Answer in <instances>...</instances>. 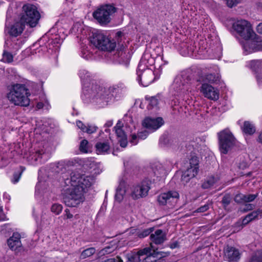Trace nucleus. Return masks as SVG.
Wrapping results in <instances>:
<instances>
[{"mask_svg": "<svg viewBox=\"0 0 262 262\" xmlns=\"http://www.w3.org/2000/svg\"><path fill=\"white\" fill-rule=\"evenodd\" d=\"M257 141L262 145V132L259 134Z\"/></svg>", "mask_w": 262, "mask_h": 262, "instance_id": "nucleus-59", "label": "nucleus"}, {"mask_svg": "<svg viewBox=\"0 0 262 262\" xmlns=\"http://www.w3.org/2000/svg\"><path fill=\"white\" fill-rule=\"evenodd\" d=\"M26 237L24 232H14L7 240V246L16 254L21 253L27 249V247L23 245L21 238Z\"/></svg>", "mask_w": 262, "mask_h": 262, "instance_id": "nucleus-9", "label": "nucleus"}, {"mask_svg": "<svg viewBox=\"0 0 262 262\" xmlns=\"http://www.w3.org/2000/svg\"><path fill=\"white\" fill-rule=\"evenodd\" d=\"M94 183L93 179L78 171L71 172L70 178L64 181L69 186L65 189L63 202L69 207H76L84 201V194Z\"/></svg>", "mask_w": 262, "mask_h": 262, "instance_id": "nucleus-1", "label": "nucleus"}, {"mask_svg": "<svg viewBox=\"0 0 262 262\" xmlns=\"http://www.w3.org/2000/svg\"><path fill=\"white\" fill-rule=\"evenodd\" d=\"M43 153H44V152H43V149L36 151H35V156L37 155L39 158H40V157L41 158V155Z\"/></svg>", "mask_w": 262, "mask_h": 262, "instance_id": "nucleus-58", "label": "nucleus"}, {"mask_svg": "<svg viewBox=\"0 0 262 262\" xmlns=\"http://www.w3.org/2000/svg\"><path fill=\"white\" fill-rule=\"evenodd\" d=\"M43 15V12H39L36 6H34V27L38 24V21Z\"/></svg>", "mask_w": 262, "mask_h": 262, "instance_id": "nucleus-35", "label": "nucleus"}, {"mask_svg": "<svg viewBox=\"0 0 262 262\" xmlns=\"http://www.w3.org/2000/svg\"><path fill=\"white\" fill-rule=\"evenodd\" d=\"M154 231V228H149L143 230H138L136 235L140 238H142L149 235Z\"/></svg>", "mask_w": 262, "mask_h": 262, "instance_id": "nucleus-32", "label": "nucleus"}, {"mask_svg": "<svg viewBox=\"0 0 262 262\" xmlns=\"http://www.w3.org/2000/svg\"><path fill=\"white\" fill-rule=\"evenodd\" d=\"M258 195V193L247 194L239 193L235 195L234 201L238 203L251 202L253 201Z\"/></svg>", "mask_w": 262, "mask_h": 262, "instance_id": "nucleus-21", "label": "nucleus"}, {"mask_svg": "<svg viewBox=\"0 0 262 262\" xmlns=\"http://www.w3.org/2000/svg\"><path fill=\"white\" fill-rule=\"evenodd\" d=\"M139 81L144 86H147L154 79V72L150 69H146L142 72H138Z\"/></svg>", "mask_w": 262, "mask_h": 262, "instance_id": "nucleus-16", "label": "nucleus"}, {"mask_svg": "<svg viewBox=\"0 0 262 262\" xmlns=\"http://www.w3.org/2000/svg\"><path fill=\"white\" fill-rule=\"evenodd\" d=\"M95 147L98 154H105L109 151L110 145L108 141H100L96 143Z\"/></svg>", "mask_w": 262, "mask_h": 262, "instance_id": "nucleus-25", "label": "nucleus"}, {"mask_svg": "<svg viewBox=\"0 0 262 262\" xmlns=\"http://www.w3.org/2000/svg\"><path fill=\"white\" fill-rule=\"evenodd\" d=\"M247 166V163L243 162L242 163H239L238 165V167L241 169H244Z\"/></svg>", "mask_w": 262, "mask_h": 262, "instance_id": "nucleus-60", "label": "nucleus"}, {"mask_svg": "<svg viewBox=\"0 0 262 262\" xmlns=\"http://www.w3.org/2000/svg\"><path fill=\"white\" fill-rule=\"evenodd\" d=\"M216 180L214 177L209 178L208 180L205 181L202 184V187L204 189H208L213 185L215 183Z\"/></svg>", "mask_w": 262, "mask_h": 262, "instance_id": "nucleus-38", "label": "nucleus"}, {"mask_svg": "<svg viewBox=\"0 0 262 262\" xmlns=\"http://www.w3.org/2000/svg\"><path fill=\"white\" fill-rule=\"evenodd\" d=\"M164 123V120L161 117L154 118L148 117L143 120L142 125L145 128L154 132L163 125Z\"/></svg>", "mask_w": 262, "mask_h": 262, "instance_id": "nucleus-14", "label": "nucleus"}, {"mask_svg": "<svg viewBox=\"0 0 262 262\" xmlns=\"http://www.w3.org/2000/svg\"><path fill=\"white\" fill-rule=\"evenodd\" d=\"M97 129V127L95 126H89L88 127H86L84 132H86L90 134L95 132Z\"/></svg>", "mask_w": 262, "mask_h": 262, "instance_id": "nucleus-46", "label": "nucleus"}, {"mask_svg": "<svg viewBox=\"0 0 262 262\" xmlns=\"http://www.w3.org/2000/svg\"><path fill=\"white\" fill-rule=\"evenodd\" d=\"M4 199L7 202H9L11 199L10 195L7 193H4L3 195Z\"/></svg>", "mask_w": 262, "mask_h": 262, "instance_id": "nucleus-54", "label": "nucleus"}, {"mask_svg": "<svg viewBox=\"0 0 262 262\" xmlns=\"http://www.w3.org/2000/svg\"><path fill=\"white\" fill-rule=\"evenodd\" d=\"M8 226V225L6 224H4L0 226V232L5 233V231H6V228Z\"/></svg>", "mask_w": 262, "mask_h": 262, "instance_id": "nucleus-57", "label": "nucleus"}, {"mask_svg": "<svg viewBox=\"0 0 262 262\" xmlns=\"http://www.w3.org/2000/svg\"><path fill=\"white\" fill-rule=\"evenodd\" d=\"M219 76L212 73L206 74L200 76L198 80L202 84L203 83H213L219 80Z\"/></svg>", "mask_w": 262, "mask_h": 262, "instance_id": "nucleus-24", "label": "nucleus"}, {"mask_svg": "<svg viewBox=\"0 0 262 262\" xmlns=\"http://www.w3.org/2000/svg\"><path fill=\"white\" fill-rule=\"evenodd\" d=\"M25 25L33 27V5L27 4L24 5L20 21L14 24L10 28V35L17 36L20 35Z\"/></svg>", "mask_w": 262, "mask_h": 262, "instance_id": "nucleus-4", "label": "nucleus"}, {"mask_svg": "<svg viewBox=\"0 0 262 262\" xmlns=\"http://www.w3.org/2000/svg\"><path fill=\"white\" fill-rule=\"evenodd\" d=\"M23 170L24 169H22L21 171L15 172L13 174V177L11 179V182L12 183L16 184L19 181L20 178L21 177V173L23 171Z\"/></svg>", "mask_w": 262, "mask_h": 262, "instance_id": "nucleus-43", "label": "nucleus"}, {"mask_svg": "<svg viewBox=\"0 0 262 262\" xmlns=\"http://www.w3.org/2000/svg\"><path fill=\"white\" fill-rule=\"evenodd\" d=\"M145 248H148L149 251L147 253H144L145 257L142 258V262H156L159 257L158 256L159 253L156 250L153 249L151 244L150 246L146 247Z\"/></svg>", "mask_w": 262, "mask_h": 262, "instance_id": "nucleus-20", "label": "nucleus"}, {"mask_svg": "<svg viewBox=\"0 0 262 262\" xmlns=\"http://www.w3.org/2000/svg\"><path fill=\"white\" fill-rule=\"evenodd\" d=\"M10 159L7 158V154H3V155H0V168L6 166L10 164Z\"/></svg>", "mask_w": 262, "mask_h": 262, "instance_id": "nucleus-37", "label": "nucleus"}, {"mask_svg": "<svg viewBox=\"0 0 262 262\" xmlns=\"http://www.w3.org/2000/svg\"><path fill=\"white\" fill-rule=\"evenodd\" d=\"M262 210L257 209L256 211H254L251 213L246 215L245 218L243 220L242 224L247 225L250 222L256 219L258 215H261Z\"/></svg>", "mask_w": 262, "mask_h": 262, "instance_id": "nucleus-26", "label": "nucleus"}, {"mask_svg": "<svg viewBox=\"0 0 262 262\" xmlns=\"http://www.w3.org/2000/svg\"><path fill=\"white\" fill-rule=\"evenodd\" d=\"M130 142L134 145H136L138 142V135L137 136L135 134H133L130 135Z\"/></svg>", "mask_w": 262, "mask_h": 262, "instance_id": "nucleus-45", "label": "nucleus"}, {"mask_svg": "<svg viewBox=\"0 0 262 262\" xmlns=\"http://www.w3.org/2000/svg\"><path fill=\"white\" fill-rule=\"evenodd\" d=\"M122 34V33L121 32H118L116 33V35H117V36L120 37V36H121Z\"/></svg>", "mask_w": 262, "mask_h": 262, "instance_id": "nucleus-64", "label": "nucleus"}, {"mask_svg": "<svg viewBox=\"0 0 262 262\" xmlns=\"http://www.w3.org/2000/svg\"><path fill=\"white\" fill-rule=\"evenodd\" d=\"M256 30L258 33L260 34H262V23H259L257 27H256Z\"/></svg>", "mask_w": 262, "mask_h": 262, "instance_id": "nucleus-55", "label": "nucleus"}, {"mask_svg": "<svg viewBox=\"0 0 262 262\" xmlns=\"http://www.w3.org/2000/svg\"><path fill=\"white\" fill-rule=\"evenodd\" d=\"M29 82L26 80L23 83L11 84L7 94L9 100L15 105L27 106L30 104L29 97L31 95L28 86Z\"/></svg>", "mask_w": 262, "mask_h": 262, "instance_id": "nucleus-2", "label": "nucleus"}, {"mask_svg": "<svg viewBox=\"0 0 262 262\" xmlns=\"http://www.w3.org/2000/svg\"><path fill=\"white\" fill-rule=\"evenodd\" d=\"M125 193L126 190L125 188L122 186H119L116 191L115 195L116 201L119 203L121 202L123 200Z\"/></svg>", "mask_w": 262, "mask_h": 262, "instance_id": "nucleus-31", "label": "nucleus"}, {"mask_svg": "<svg viewBox=\"0 0 262 262\" xmlns=\"http://www.w3.org/2000/svg\"><path fill=\"white\" fill-rule=\"evenodd\" d=\"M148 135L147 130H143L138 133V138L140 139H145L146 138Z\"/></svg>", "mask_w": 262, "mask_h": 262, "instance_id": "nucleus-47", "label": "nucleus"}, {"mask_svg": "<svg viewBox=\"0 0 262 262\" xmlns=\"http://www.w3.org/2000/svg\"><path fill=\"white\" fill-rule=\"evenodd\" d=\"M219 148L221 153L227 154L235 146L236 140L228 129H224L217 134Z\"/></svg>", "mask_w": 262, "mask_h": 262, "instance_id": "nucleus-7", "label": "nucleus"}, {"mask_svg": "<svg viewBox=\"0 0 262 262\" xmlns=\"http://www.w3.org/2000/svg\"><path fill=\"white\" fill-rule=\"evenodd\" d=\"M90 41L96 48L103 51H112L116 46L115 41L111 40L99 31L93 33Z\"/></svg>", "mask_w": 262, "mask_h": 262, "instance_id": "nucleus-6", "label": "nucleus"}, {"mask_svg": "<svg viewBox=\"0 0 262 262\" xmlns=\"http://www.w3.org/2000/svg\"><path fill=\"white\" fill-rule=\"evenodd\" d=\"M7 219L5 214L3 212L2 207H0V221H5Z\"/></svg>", "mask_w": 262, "mask_h": 262, "instance_id": "nucleus-53", "label": "nucleus"}, {"mask_svg": "<svg viewBox=\"0 0 262 262\" xmlns=\"http://www.w3.org/2000/svg\"><path fill=\"white\" fill-rule=\"evenodd\" d=\"M146 100L148 101L147 108L148 109L154 108L158 105V100L156 97H151L148 98H146Z\"/></svg>", "mask_w": 262, "mask_h": 262, "instance_id": "nucleus-34", "label": "nucleus"}, {"mask_svg": "<svg viewBox=\"0 0 262 262\" xmlns=\"http://www.w3.org/2000/svg\"><path fill=\"white\" fill-rule=\"evenodd\" d=\"M168 171V169H167L162 164L160 163H156L154 168V173L155 174H157L159 177H164L167 174Z\"/></svg>", "mask_w": 262, "mask_h": 262, "instance_id": "nucleus-28", "label": "nucleus"}, {"mask_svg": "<svg viewBox=\"0 0 262 262\" xmlns=\"http://www.w3.org/2000/svg\"><path fill=\"white\" fill-rule=\"evenodd\" d=\"M200 92L205 97L209 99L215 101L219 98V91L208 83H202Z\"/></svg>", "mask_w": 262, "mask_h": 262, "instance_id": "nucleus-13", "label": "nucleus"}, {"mask_svg": "<svg viewBox=\"0 0 262 262\" xmlns=\"http://www.w3.org/2000/svg\"><path fill=\"white\" fill-rule=\"evenodd\" d=\"M227 6L232 8L240 3L241 0H225Z\"/></svg>", "mask_w": 262, "mask_h": 262, "instance_id": "nucleus-44", "label": "nucleus"}, {"mask_svg": "<svg viewBox=\"0 0 262 262\" xmlns=\"http://www.w3.org/2000/svg\"><path fill=\"white\" fill-rule=\"evenodd\" d=\"M65 212H66V216H67V217L68 219H71L73 217V214H72L70 212V210L68 209H66L65 210Z\"/></svg>", "mask_w": 262, "mask_h": 262, "instance_id": "nucleus-56", "label": "nucleus"}, {"mask_svg": "<svg viewBox=\"0 0 262 262\" xmlns=\"http://www.w3.org/2000/svg\"><path fill=\"white\" fill-rule=\"evenodd\" d=\"M209 209L208 205H205L197 209L196 211L197 212H204Z\"/></svg>", "mask_w": 262, "mask_h": 262, "instance_id": "nucleus-49", "label": "nucleus"}, {"mask_svg": "<svg viewBox=\"0 0 262 262\" xmlns=\"http://www.w3.org/2000/svg\"><path fill=\"white\" fill-rule=\"evenodd\" d=\"M231 198L229 194H225L223 198L222 203L224 208H226L230 203Z\"/></svg>", "mask_w": 262, "mask_h": 262, "instance_id": "nucleus-42", "label": "nucleus"}, {"mask_svg": "<svg viewBox=\"0 0 262 262\" xmlns=\"http://www.w3.org/2000/svg\"><path fill=\"white\" fill-rule=\"evenodd\" d=\"M250 67L256 72L262 71V60H253L250 62Z\"/></svg>", "mask_w": 262, "mask_h": 262, "instance_id": "nucleus-30", "label": "nucleus"}, {"mask_svg": "<svg viewBox=\"0 0 262 262\" xmlns=\"http://www.w3.org/2000/svg\"><path fill=\"white\" fill-rule=\"evenodd\" d=\"M39 94V101L36 102L35 110L38 111L43 107H46L47 109H49V103L47 100L46 95L43 92L42 84L41 83L39 86V89L38 90Z\"/></svg>", "mask_w": 262, "mask_h": 262, "instance_id": "nucleus-18", "label": "nucleus"}, {"mask_svg": "<svg viewBox=\"0 0 262 262\" xmlns=\"http://www.w3.org/2000/svg\"><path fill=\"white\" fill-rule=\"evenodd\" d=\"M149 250L148 248H143L137 253L132 252L126 254V257L128 262H140L142 260L141 257L144 255V253L148 252Z\"/></svg>", "mask_w": 262, "mask_h": 262, "instance_id": "nucleus-19", "label": "nucleus"}, {"mask_svg": "<svg viewBox=\"0 0 262 262\" xmlns=\"http://www.w3.org/2000/svg\"><path fill=\"white\" fill-rule=\"evenodd\" d=\"M150 182L147 180L142 181L141 184L131 188L130 196L134 199H138L147 195L150 188Z\"/></svg>", "mask_w": 262, "mask_h": 262, "instance_id": "nucleus-11", "label": "nucleus"}, {"mask_svg": "<svg viewBox=\"0 0 262 262\" xmlns=\"http://www.w3.org/2000/svg\"><path fill=\"white\" fill-rule=\"evenodd\" d=\"M199 171V160L196 157H192L189 160V166L183 172L181 181L184 184H187L191 179L194 178Z\"/></svg>", "mask_w": 262, "mask_h": 262, "instance_id": "nucleus-10", "label": "nucleus"}, {"mask_svg": "<svg viewBox=\"0 0 262 262\" xmlns=\"http://www.w3.org/2000/svg\"><path fill=\"white\" fill-rule=\"evenodd\" d=\"M224 257L229 262H237L241 258L239 250L232 246H227L224 249Z\"/></svg>", "mask_w": 262, "mask_h": 262, "instance_id": "nucleus-15", "label": "nucleus"}, {"mask_svg": "<svg viewBox=\"0 0 262 262\" xmlns=\"http://www.w3.org/2000/svg\"><path fill=\"white\" fill-rule=\"evenodd\" d=\"M89 97L97 103L103 100L107 101L112 96H116L121 91L119 87L112 86L108 89L98 84H93L90 89L86 90Z\"/></svg>", "mask_w": 262, "mask_h": 262, "instance_id": "nucleus-3", "label": "nucleus"}, {"mask_svg": "<svg viewBox=\"0 0 262 262\" xmlns=\"http://www.w3.org/2000/svg\"><path fill=\"white\" fill-rule=\"evenodd\" d=\"M117 9L113 4L100 6L93 13L94 18L101 25H106L111 20V16L117 12Z\"/></svg>", "mask_w": 262, "mask_h": 262, "instance_id": "nucleus-5", "label": "nucleus"}, {"mask_svg": "<svg viewBox=\"0 0 262 262\" xmlns=\"http://www.w3.org/2000/svg\"><path fill=\"white\" fill-rule=\"evenodd\" d=\"M259 39L248 40L246 41L244 45V49L247 54L259 51Z\"/></svg>", "mask_w": 262, "mask_h": 262, "instance_id": "nucleus-22", "label": "nucleus"}, {"mask_svg": "<svg viewBox=\"0 0 262 262\" xmlns=\"http://www.w3.org/2000/svg\"><path fill=\"white\" fill-rule=\"evenodd\" d=\"M96 262H107V258H99Z\"/></svg>", "mask_w": 262, "mask_h": 262, "instance_id": "nucleus-61", "label": "nucleus"}, {"mask_svg": "<svg viewBox=\"0 0 262 262\" xmlns=\"http://www.w3.org/2000/svg\"><path fill=\"white\" fill-rule=\"evenodd\" d=\"M62 210V206L60 204H54L51 207V211L55 214H59Z\"/></svg>", "mask_w": 262, "mask_h": 262, "instance_id": "nucleus-41", "label": "nucleus"}, {"mask_svg": "<svg viewBox=\"0 0 262 262\" xmlns=\"http://www.w3.org/2000/svg\"><path fill=\"white\" fill-rule=\"evenodd\" d=\"M117 248V245L113 242H111L108 246L101 250L98 253L99 256L111 254L115 251Z\"/></svg>", "mask_w": 262, "mask_h": 262, "instance_id": "nucleus-27", "label": "nucleus"}, {"mask_svg": "<svg viewBox=\"0 0 262 262\" xmlns=\"http://www.w3.org/2000/svg\"><path fill=\"white\" fill-rule=\"evenodd\" d=\"M259 51L262 50V40L259 39Z\"/></svg>", "mask_w": 262, "mask_h": 262, "instance_id": "nucleus-62", "label": "nucleus"}, {"mask_svg": "<svg viewBox=\"0 0 262 262\" xmlns=\"http://www.w3.org/2000/svg\"><path fill=\"white\" fill-rule=\"evenodd\" d=\"M107 262H123V260L119 256L115 258H107Z\"/></svg>", "mask_w": 262, "mask_h": 262, "instance_id": "nucleus-52", "label": "nucleus"}, {"mask_svg": "<svg viewBox=\"0 0 262 262\" xmlns=\"http://www.w3.org/2000/svg\"><path fill=\"white\" fill-rule=\"evenodd\" d=\"M112 124H113V121H107V123H106V125L108 126V127L112 126Z\"/></svg>", "mask_w": 262, "mask_h": 262, "instance_id": "nucleus-63", "label": "nucleus"}, {"mask_svg": "<svg viewBox=\"0 0 262 262\" xmlns=\"http://www.w3.org/2000/svg\"><path fill=\"white\" fill-rule=\"evenodd\" d=\"M243 132L248 135H253L256 131L255 126L249 121H245L242 127Z\"/></svg>", "mask_w": 262, "mask_h": 262, "instance_id": "nucleus-29", "label": "nucleus"}, {"mask_svg": "<svg viewBox=\"0 0 262 262\" xmlns=\"http://www.w3.org/2000/svg\"><path fill=\"white\" fill-rule=\"evenodd\" d=\"M179 198V194L176 191H169L167 192L161 193L157 198L160 205H166L169 204L173 206Z\"/></svg>", "mask_w": 262, "mask_h": 262, "instance_id": "nucleus-12", "label": "nucleus"}, {"mask_svg": "<svg viewBox=\"0 0 262 262\" xmlns=\"http://www.w3.org/2000/svg\"><path fill=\"white\" fill-rule=\"evenodd\" d=\"M13 55L7 52H4L3 55L2 61L4 62L10 63L13 61Z\"/></svg>", "mask_w": 262, "mask_h": 262, "instance_id": "nucleus-39", "label": "nucleus"}, {"mask_svg": "<svg viewBox=\"0 0 262 262\" xmlns=\"http://www.w3.org/2000/svg\"><path fill=\"white\" fill-rule=\"evenodd\" d=\"M232 28L241 37L246 40L255 35L251 24L245 19H239L234 22Z\"/></svg>", "mask_w": 262, "mask_h": 262, "instance_id": "nucleus-8", "label": "nucleus"}, {"mask_svg": "<svg viewBox=\"0 0 262 262\" xmlns=\"http://www.w3.org/2000/svg\"><path fill=\"white\" fill-rule=\"evenodd\" d=\"M123 127V123L120 120H119L114 127V129L118 138V141L120 143V146L122 147H125L127 144V139L126 135L122 129Z\"/></svg>", "mask_w": 262, "mask_h": 262, "instance_id": "nucleus-17", "label": "nucleus"}, {"mask_svg": "<svg viewBox=\"0 0 262 262\" xmlns=\"http://www.w3.org/2000/svg\"><path fill=\"white\" fill-rule=\"evenodd\" d=\"M96 252V250L94 248H89L83 250L81 254L80 258L81 259H85L92 255H93Z\"/></svg>", "mask_w": 262, "mask_h": 262, "instance_id": "nucleus-33", "label": "nucleus"}, {"mask_svg": "<svg viewBox=\"0 0 262 262\" xmlns=\"http://www.w3.org/2000/svg\"><path fill=\"white\" fill-rule=\"evenodd\" d=\"M79 149L82 152H88L89 150L88 141L86 140H83L80 143Z\"/></svg>", "mask_w": 262, "mask_h": 262, "instance_id": "nucleus-40", "label": "nucleus"}, {"mask_svg": "<svg viewBox=\"0 0 262 262\" xmlns=\"http://www.w3.org/2000/svg\"><path fill=\"white\" fill-rule=\"evenodd\" d=\"M254 205L251 204H247L245 205L243 209V211L244 212H246L249 210H251L254 209Z\"/></svg>", "mask_w": 262, "mask_h": 262, "instance_id": "nucleus-48", "label": "nucleus"}, {"mask_svg": "<svg viewBox=\"0 0 262 262\" xmlns=\"http://www.w3.org/2000/svg\"><path fill=\"white\" fill-rule=\"evenodd\" d=\"M249 262H262V251L256 252Z\"/></svg>", "mask_w": 262, "mask_h": 262, "instance_id": "nucleus-36", "label": "nucleus"}, {"mask_svg": "<svg viewBox=\"0 0 262 262\" xmlns=\"http://www.w3.org/2000/svg\"><path fill=\"white\" fill-rule=\"evenodd\" d=\"M150 237L151 241L157 245L163 243L166 239L165 234L161 229H158L154 233L151 234Z\"/></svg>", "mask_w": 262, "mask_h": 262, "instance_id": "nucleus-23", "label": "nucleus"}, {"mask_svg": "<svg viewBox=\"0 0 262 262\" xmlns=\"http://www.w3.org/2000/svg\"><path fill=\"white\" fill-rule=\"evenodd\" d=\"M32 53V51L31 48H30V47L27 48L23 52L24 56H25V57L29 56L31 55Z\"/></svg>", "mask_w": 262, "mask_h": 262, "instance_id": "nucleus-50", "label": "nucleus"}, {"mask_svg": "<svg viewBox=\"0 0 262 262\" xmlns=\"http://www.w3.org/2000/svg\"><path fill=\"white\" fill-rule=\"evenodd\" d=\"M77 126L79 128L82 130L83 132H85L86 126L80 121H77L76 122Z\"/></svg>", "mask_w": 262, "mask_h": 262, "instance_id": "nucleus-51", "label": "nucleus"}]
</instances>
